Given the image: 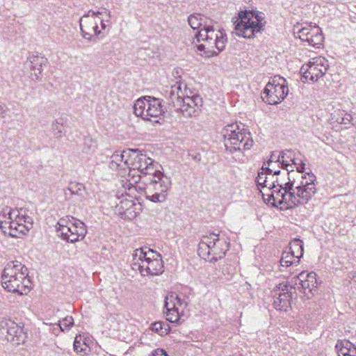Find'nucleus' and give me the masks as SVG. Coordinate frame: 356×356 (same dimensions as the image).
<instances>
[{"mask_svg": "<svg viewBox=\"0 0 356 356\" xmlns=\"http://www.w3.org/2000/svg\"><path fill=\"white\" fill-rule=\"evenodd\" d=\"M297 280L299 281V284L305 293L307 291L311 293L317 287L316 274L314 272L307 273L302 271L297 276Z\"/></svg>", "mask_w": 356, "mask_h": 356, "instance_id": "393cba45", "label": "nucleus"}, {"mask_svg": "<svg viewBox=\"0 0 356 356\" xmlns=\"http://www.w3.org/2000/svg\"><path fill=\"white\" fill-rule=\"evenodd\" d=\"M92 341L86 335H76L74 341V351L81 355H86L90 351Z\"/></svg>", "mask_w": 356, "mask_h": 356, "instance_id": "a878e982", "label": "nucleus"}, {"mask_svg": "<svg viewBox=\"0 0 356 356\" xmlns=\"http://www.w3.org/2000/svg\"><path fill=\"white\" fill-rule=\"evenodd\" d=\"M7 111L6 107L4 105L0 104V120L6 118Z\"/></svg>", "mask_w": 356, "mask_h": 356, "instance_id": "ea45409f", "label": "nucleus"}, {"mask_svg": "<svg viewBox=\"0 0 356 356\" xmlns=\"http://www.w3.org/2000/svg\"><path fill=\"white\" fill-rule=\"evenodd\" d=\"M192 90L187 87L186 84L181 81H177L171 87L170 97L172 103L178 108L181 100L186 99V97L191 95Z\"/></svg>", "mask_w": 356, "mask_h": 356, "instance_id": "5701e85b", "label": "nucleus"}, {"mask_svg": "<svg viewBox=\"0 0 356 356\" xmlns=\"http://www.w3.org/2000/svg\"><path fill=\"white\" fill-rule=\"evenodd\" d=\"M52 129L56 135L60 136L63 131V127L62 125L56 121L52 124Z\"/></svg>", "mask_w": 356, "mask_h": 356, "instance_id": "4c0bfd02", "label": "nucleus"}, {"mask_svg": "<svg viewBox=\"0 0 356 356\" xmlns=\"http://www.w3.org/2000/svg\"><path fill=\"white\" fill-rule=\"evenodd\" d=\"M202 104V97L192 91L191 95L186 97V99L181 100L178 108L184 116L192 117L196 115Z\"/></svg>", "mask_w": 356, "mask_h": 356, "instance_id": "412c9836", "label": "nucleus"}, {"mask_svg": "<svg viewBox=\"0 0 356 356\" xmlns=\"http://www.w3.org/2000/svg\"><path fill=\"white\" fill-rule=\"evenodd\" d=\"M152 356H168L166 352L163 349H156L154 351Z\"/></svg>", "mask_w": 356, "mask_h": 356, "instance_id": "58836bf2", "label": "nucleus"}, {"mask_svg": "<svg viewBox=\"0 0 356 356\" xmlns=\"http://www.w3.org/2000/svg\"><path fill=\"white\" fill-rule=\"evenodd\" d=\"M292 195L291 190L286 188V185H282V187H279L277 189V195H275V189L272 190L267 194L265 193V196H263L264 201L272 206L277 207L278 205L284 204L282 208L290 209L296 207L294 202L288 200V195Z\"/></svg>", "mask_w": 356, "mask_h": 356, "instance_id": "aec40b11", "label": "nucleus"}, {"mask_svg": "<svg viewBox=\"0 0 356 356\" xmlns=\"http://www.w3.org/2000/svg\"><path fill=\"white\" fill-rule=\"evenodd\" d=\"M225 148L230 152L248 150L253 145L250 132L239 129L236 124L225 126L221 132Z\"/></svg>", "mask_w": 356, "mask_h": 356, "instance_id": "1a4fd4ad", "label": "nucleus"}, {"mask_svg": "<svg viewBox=\"0 0 356 356\" xmlns=\"http://www.w3.org/2000/svg\"><path fill=\"white\" fill-rule=\"evenodd\" d=\"M165 307L166 309V320L171 323H175L178 322L184 315L186 302L177 294L170 293L165 297Z\"/></svg>", "mask_w": 356, "mask_h": 356, "instance_id": "a211bd4d", "label": "nucleus"}, {"mask_svg": "<svg viewBox=\"0 0 356 356\" xmlns=\"http://www.w3.org/2000/svg\"><path fill=\"white\" fill-rule=\"evenodd\" d=\"M276 162L273 163L272 161H270L268 163V167L266 169L262 168L261 171L259 172L256 177V182L257 184L258 188H261L263 184L266 182V179L268 178L269 173L272 169H270L269 167H272L273 164H275Z\"/></svg>", "mask_w": 356, "mask_h": 356, "instance_id": "473e14b6", "label": "nucleus"}, {"mask_svg": "<svg viewBox=\"0 0 356 356\" xmlns=\"http://www.w3.org/2000/svg\"><path fill=\"white\" fill-rule=\"evenodd\" d=\"M31 75L32 78L39 79L43 71V66L47 63V59L41 56H32L29 59Z\"/></svg>", "mask_w": 356, "mask_h": 356, "instance_id": "bb28decb", "label": "nucleus"}, {"mask_svg": "<svg viewBox=\"0 0 356 356\" xmlns=\"http://www.w3.org/2000/svg\"><path fill=\"white\" fill-rule=\"evenodd\" d=\"M276 186H277V188H275V195H277V189H279V186H277V184H276Z\"/></svg>", "mask_w": 356, "mask_h": 356, "instance_id": "a19ab883", "label": "nucleus"}, {"mask_svg": "<svg viewBox=\"0 0 356 356\" xmlns=\"http://www.w3.org/2000/svg\"><path fill=\"white\" fill-rule=\"evenodd\" d=\"M1 284L8 291L20 295L27 294L31 289L28 269L18 261L7 263L3 271Z\"/></svg>", "mask_w": 356, "mask_h": 356, "instance_id": "7ed1b4c3", "label": "nucleus"}, {"mask_svg": "<svg viewBox=\"0 0 356 356\" xmlns=\"http://www.w3.org/2000/svg\"><path fill=\"white\" fill-rule=\"evenodd\" d=\"M150 330L154 332H161V334H168L171 328L166 321H157L151 324Z\"/></svg>", "mask_w": 356, "mask_h": 356, "instance_id": "72a5a7b5", "label": "nucleus"}, {"mask_svg": "<svg viewBox=\"0 0 356 356\" xmlns=\"http://www.w3.org/2000/svg\"><path fill=\"white\" fill-rule=\"evenodd\" d=\"M197 48L204 51L205 56L218 55L224 49L227 41V35L223 29L213 26H204L195 35Z\"/></svg>", "mask_w": 356, "mask_h": 356, "instance_id": "39448f33", "label": "nucleus"}, {"mask_svg": "<svg viewBox=\"0 0 356 356\" xmlns=\"http://www.w3.org/2000/svg\"><path fill=\"white\" fill-rule=\"evenodd\" d=\"M132 269L142 276L159 275L163 272L161 255L151 249H138L135 251Z\"/></svg>", "mask_w": 356, "mask_h": 356, "instance_id": "423d86ee", "label": "nucleus"}, {"mask_svg": "<svg viewBox=\"0 0 356 356\" xmlns=\"http://www.w3.org/2000/svg\"><path fill=\"white\" fill-rule=\"evenodd\" d=\"M284 175H290L289 181L285 182L286 188L290 189L292 195H288V200L294 202L296 207L307 203L316 193V177L312 172H295L289 174L284 172Z\"/></svg>", "mask_w": 356, "mask_h": 356, "instance_id": "f257e3e1", "label": "nucleus"}, {"mask_svg": "<svg viewBox=\"0 0 356 356\" xmlns=\"http://www.w3.org/2000/svg\"><path fill=\"white\" fill-rule=\"evenodd\" d=\"M280 170H275L273 172V170H270L268 175V178L266 179V182L264 184H263L261 188H259V190L261 193L262 197L265 196V193L267 194L272 190H274V188H276V183L279 187H282V185H284V180L282 178H279L277 177L278 175H280Z\"/></svg>", "mask_w": 356, "mask_h": 356, "instance_id": "b1692460", "label": "nucleus"}, {"mask_svg": "<svg viewBox=\"0 0 356 356\" xmlns=\"http://www.w3.org/2000/svg\"><path fill=\"white\" fill-rule=\"evenodd\" d=\"M188 22L193 29H197L202 26V18L200 15H190L188 18Z\"/></svg>", "mask_w": 356, "mask_h": 356, "instance_id": "c9c22d12", "label": "nucleus"}, {"mask_svg": "<svg viewBox=\"0 0 356 356\" xmlns=\"http://www.w3.org/2000/svg\"><path fill=\"white\" fill-rule=\"evenodd\" d=\"M293 33L301 40L308 42L312 47H318L322 44L323 35L318 26L297 25L294 27Z\"/></svg>", "mask_w": 356, "mask_h": 356, "instance_id": "6ab92c4d", "label": "nucleus"}, {"mask_svg": "<svg viewBox=\"0 0 356 356\" xmlns=\"http://www.w3.org/2000/svg\"><path fill=\"white\" fill-rule=\"evenodd\" d=\"M264 16L261 13L241 11L235 21V33L244 38H252L264 26Z\"/></svg>", "mask_w": 356, "mask_h": 356, "instance_id": "0eeeda50", "label": "nucleus"}, {"mask_svg": "<svg viewBox=\"0 0 356 356\" xmlns=\"http://www.w3.org/2000/svg\"><path fill=\"white\" fill-rule=\"evenodd\" d=\"M1 327L6 334H17L22 332V328L11 320H5L1 322Z\"/></svg>", "mask_w": 356, "mask_h": 356, "instance_id": "7c9ffc66", "label": "nucleus"}, {"mask_svg": "<svg viewBox=\"0 0 356 356\" xmlns=\"http://www.w3.org/2000/svg\"><path fill=\"white\" fill-rule=\"evenodd\" d=\"M291 295L289 293V286L282 282L274 291V307L279 311L286 312L290 307Z\"/></svg>", "mask_w": 356, "mask_h": 356, "instance_id": "4be33fe9", "label": "nucleus"}, {"mask_svg": "<svg viewBox=\"0 0 356 356\" xmlns=\"http://www.w3.org/2000/svg\"><path fill=\"white\" fill-rule=\"evenodd\" d=\"M33 227V219L22 210L6 207L0 210V229L14 238H22Z\"/></svg>", "mask_w": 356, "mask_h": 356, "instance_id": "f03ea898", "label": "nucleus"}, {"mask_svg": "<svg viewBox=\"0 0 356 356\" xmlns=\"http://www.w3.org/2000/svg\"><path fill=\"white\" fill-rule=\"evenodd\" d=\"M171 186V179L162 172L159 171L149 177L143 182L129 186V192L138 191L145 194L146 198L154 203L164 202L167 193Z\"/></svg>", "mask_w": 356, "mask_h": 356, "instance_id": "20e7f679", "label": "nucleus"}, {"mask_svg": "<svg viewBox=\"0 0 356 356\" xmlns=\"http://www.w3.org/2000/svg\"><path fill=\"white\" fill-rule=\"evenodd\" d=\"M284 165H285L286 167H288V166H289V165H290V164H289V163H284Z\"/></svg>", "mask_w": 356, "mask_h": 356, "instance_id": "79ce46f5", "label": "nucleus"}, {"mask_svg": "<svg viewBox=\"0 0 356 356\" xmlns=\"http://www.w3.org/2000/svg\"><path fill=\"white\" fill-rule=\"evenodd\" d=\"M141 205L129 193H122L118 197L115 207V213L128 220L134 219L140 212Z\"/></svg>", "mask_w": 356, "mask_h": 356, "instance_id": "f3484780", "label": "nucleus"}, {"mask_svg": "<svg viewBox=\"0 0 356 356\" xmlns=\"http://www.w3.org/2000/svg\"><path fill=\"white\" fill-rule=\"evenodd\" d=\"M289 252L297 256L300 259L303 255V243L299 239L292 241L289 244Z\"/></svg>", "mask_w": 356, "mask_h": 356, "instance_id": "2f4dec72", "label": "nucleus"}, {"mask_svg": "<svg viewBox=\"0 0 356 356\" xmlns=\"http://www.w3.org/2000/svg\"><path fill=\"white\" fill-rule=\"evenodd\" d=\"M110 12L106 9L101 11H89L80 19L82 36L86 40H91L99 35L108 26Z\"/></svg>", "mask_w": 356, "mask_h": 356, "instance_id": "9b49d317", "label": "nucleus"}, {"mask_svg": "<svg viewBox=\"0 0 356 356\" xmlns=\"http://www.w3.org/2000/svg\"><path fill=\"white\" fill-rule=\"evenodd\" d=\"M160 171L156 169V163L147 154L139 149H134L133 160L131 163V178L128 179L129 186H133L145 180L149 177Z\"/></svg>", "mask_w": 356, "mask_h": 356, "instance_id": "6e6552de", "label": "nucleus"}, {"mask_svg": "<svg viewBox=\"0 0 356 356\" xmlns=\"http://www.w3.org/2000/svg\"><path fill=\"white\" fill-rule=\"evenodd\" d=\"M134 149H127L123 151H116L111 156L109 168L116 172L120 176L128 175L131 178V163L133 160Z\"/></svg>", "mask_w": 356, "mask_h": 356, "instance_id": "dca6fc26", "label": "nucleus"}, {"mask_svg": "<svg viewBox=\"0 0 356 356\" xmlns=\"http://www.w3.org/2000/svg\"><path fill=\"white\" fill-rule=\"evenodd\" d=\"M291 161L293 163L292 164H293L296 168V170H297L296 172L305 173V163H304L301 159H298V158H294V159H291Z\"/></svg>", "mask_w": 356, "mask_h": 356, "instance_id": "e433bc0d", "label": "nucleus"}, {"mask_svg": "<svg viewBox=\"0 0 356 356\" xmlns=\"http://www.w3.org/2000/svg\"><path fill=\"white\" fill-rule=\"evenodd\" d=\"M7 341L12 346L16 347L25 341L26 335H8Z\"/></svg>", "mask_w": 356, "mask_h": 356, "instance_id": "f704fd0d", "label": "nucleus"}, {"mask_svg": "<svg viewBox=\"0 0 356 356\" xmlns=\"http://www.w3.org/2000/svg\"><path fill=\"white\" fill-rule=\"evenodd\" d=\"M229 249V244L218 234L211 233L203 236L198 245V255L205 260L216 261L222 258Z\"/></svg>", "mask_w": 356, "mask_h": 356, "instance_id": "9d476101", "label": "nucleus"}, {"mask_svg": "<svg viewBox=\"0 0 356 356\" xmlns=\"http://www.w3.org/2000/svg\"><path fill=\"white\" fill-rule=\"evenodd\" d=\"M300 262V258L294 255L288 250L282 253L280 259V270L284 271V268H288L291 266H297Z\"/></svg>", "mask_w": 356, "mask_h": 356, "instance_id": "c756f323", "label": "nucleus"}, {"mask_svg": "<svg viewBox=\"0 0 356 356\" xmlns=\"http://www.w3.org/2000/svg\"><path fill=\"white\" fill-rule=\"evenodd\" d=\"M134 114L144 120L160 117L163 113L160 99L146 96L138 99L134 104Z\"/></svg>", "mask_w": 356, "mask_h": 356, "instance_id": "ddd939ff", "label": "nucleus"}, {"mask_svg": "<svg viewBox=\"0 0 356 356\" xmlns=\"http://www.w3.org/2000/svg\"><path fill=\"white\" fill-rule=\"evenodd\" d=\"M336 348L339 356H356V347L348 340L339 341Z\"/></svg>", "mask_w": 356, "mask_h": 356, "instance_id": "cd10ccee", "label": "nucleus"}, {"mask_svg": "<svg viewBox=\"0 0 356 356\" xmlns=\"http://www.w3.org/2000/svg\"><path fill=\"white\" fill-rule=\"evenodd\" d=\"M56 232L63 239L70 243L82 240L87 230L84 223L74 218H61L57 222Z\"/></svg>", "mask_w": 356, "mask_h": 356, "instance_id": "f8f14e48", "label": "nucleus"}, {"mask_svg": "<svg viewBox=\"0 0 356 356\" xmlns=\"http://www.w3.org/2000/svg\"><path fill=\"white\" fill-rule=\"evenodd\" d=\"M289 92L286 81L282 76H274L266 84L262 93L263 100L270 105L282 102Z\"/></svg>", "mask_w": 356, "mask_h": 356, "instance_id": "4468645a", "label": "nucleus"}, {"mask_svg": "<svg viewBox=\"0 0 356 356\" xmlns=\"http://www.w3.org/2000/svg\"><path fill=\"white\" fill-rule=\"evenodd\" d=\"M74 323V320L72 316H67L63 321H60L58 323H54L49 325L48 327H49L46 331L53 332H68L70 330V327Z\"/></svg>", "mask_w": 356, "mask_h": 356, "instance_id": "c85d7f7f", "label": "nucleus"}, {"mask_svg": "<svg viewBox=\"0 0 356 356\" xmlns=\"http://www.w3.org/2000/svg\"><path fill=\"white\" fill-rule=\"evenodd\" d=\"M327 60L319 56L312 58L300 68L301 81L303 83H314L322 78L328 69Z\"/></svg>", "mask_w": 356, "mask_h": 356, "instance_id": "2eb2a0df", "label": "nucleus"}]
</instances>
